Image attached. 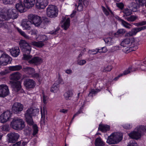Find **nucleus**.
<instances>
[{"label": "nucleus", "mask_w": 146, "mask_h": 146, "mask_svg": "<svg viewBox=\"0 0 146 146\" xmlns=\"http://www.w3.org/2000/svg\"><path fill=\"white\" fill-rule=\"evenodd\" d=\"M11 55L14 57H17L20 53V50L19 47L16 46L12 48L10 50Z\"/></svg>", "instance_id": "21"}, {"label": "nucleus", "mask_w": 146, "mask_h": 146, "mask_svg": "<svg viewBox=\"0 0 146 146\" xmlns=\"http://www.w3.org/2000/svg\"><path fill=\"white\" fill-rule=\"evenodd\" d=\"M86 62V61L84 60H78V64L81 66L85 64Z\"/></svg>", "instance_id": "56"}, {"label": "nucleus", "mask_w": 146, "mask_h": 146, "mask_svg": "<svg viewBox=\"0 0 146 146\" xmlns=\"http://www.w3.org/2000/svg\"><path fill=\"white\" fill-rule=\"evenodd\" d=\"M128 146H138L137 143L134 140L130 141Z\"/></svg>", "instance_id": "52"}, {"label": "nucleus", "mask_w": 146, "mask_h": 146, "mask_svg": "<svg viewBox=\"0 0 146 146\" xmlns=\"http://www.w3.org/2000/svg\"><path fill=\"white\" fill-rule=\"evenodd\" d=\"M1 18L2 19H5V16L4 15H0V27H2V25L3 24L4 21L3 19H1Z\"/></svg>", "instance_id": "57"}, {"label": "nucleus", "mask_w": 146, "mask_h": 146, "mask_svg": "<svg viewBox=\"0 0 146 146\" xmlns=\"http://www.w3.org/2000/svg\"><path fill=\"white\" fill-rule=\"evenodd\" d=\"M40 111L42 118H44L45 115H47V112L46 110L43 107V111L42 109H41Z\"/></svg>", "instance_id": "49"}, {"label": "nucleus", "mask_w": 146, "mask_h": 146, "mask_svg": "<svg viewBox=\"0 0 146 146\" xmlns=\"http://www.w3.org/2000/svg\"><path fill=\"white\" fill-rule=\"evenodd\" d=\"M11 85L13 90L15 92H19L21 88V82L19 81L11 82Z\"/></svg>", "instance_id": "16"}, {"label": "nucleus", "mask_w": 146, "mask_h": 146, "mask_svg": "<svg viewBox=\"0 0 146 146\" xmlns=\"http://www.w3.org/2000/svg\"><path fill=\"white\" fill-rule=\"evenodd\" d=\"M22 68V66L21 65L10 66L9 67V70L12 71L19 70Z\"/></svg>", "instance_id": "38"}, {"label": "nucleus", "mask_w": 146, "mask_h": 146, "mask_svg": "<svg viewBox=\"0 0 146 146\" xmlns=\"http://www.w3.org/2000/svg\"><path fill=\"white\" fill-rule=\"evenodd\" d=\"M26 121L27 123L30 125H34V122L32 117V116L25 113V114Z\"/></svg>", "instance_id": "24"}, {"label": "nucleus", "mask_w": 146, "mask_h": 146, "mask_svg": "<svg viewBox=\"0 0 146 146\" xmlns=\"http://www.w3.org/2000/svg\"><path fill=\"white\" fill-rule=\"evenodd\" d=\"M126 37V36H125ZM127 37L124 39L121 43V46L123 47H126L130 44L131 46H135L136 47L139 44V43L135 38L131 36H127Z\"/></svg>", "instance_id": "3"}, {"label": "nucleus", "mask_w": 146, "mask_h": 146, "mask_svg": "<svg viewBox=\"0 0 146 146\" xmlns=\"http://www.w3.org/2000/svg\"><path fill=\"white\" fill-rule=\"evenodd\" d=\"M31 76L32 77L36 78H39L40 77L39 74L37 73L33 74L32 75H31Z\"/></svg>", "instance_id": "59"}, {"label": "nucleus", "mask_w": 146, "mask_h": 146, "mask_svg": "<svg viewBox=\"0 0 146 146\" xmlns=\"http://www.w3.org/2000/svg\"><path fill=\"white\" fill-rule=\"evenodd\" d=\"M10 11V13L8 14L9 17L10 18L14 19L18 17V12L16 9H12L11 11L10 9L8 10V12Z\"/></svg>", "instance_id": "23"}, {"label": "nucleus", "mask_w": 146, "mask_h": 146, "mask_svg": "<svg viewBox=\"0 0 146 146\" xmlns=\"http://www.w3.org/2000/svg\"><path fill=\"white\" fill-rule=\"evenodd\" d=\"M128 7L132 11L135 12L138 11L139 7V5L136 2H132L130 3Z\"/></svg>", "instance_id": "20"}, {"label": "nucleus", "mask_w": 146, "mask_h": 146, "mask_svg": "<svg viewBox=\"0 0 146 146\" xmlns=\"http://www.w3.org/2000/svg\"><path fill=\"white\" fill-rule=\"evenodd\" d=\"M107 51V49L106 47H103L101 49H98V52L100 53H105Z\"/></svg>", "instance_id": "54"}, {"label": "nucleus", "mask_w": 146, "mask_h": 146, "mask_svg": "<svg viewBox=\"0 0 146 146\" xmlns=\"http://www.w3.org/2000/svg\"><path fill=\"white\" fill-rule=\"evenodd\" d=\"M136 3H139V5L143 6L146 2L145 0H135Z\"/></svg>", "instance_id": "53"}, {"label": "nucleus", "mask_w": 146, "mask_h": 146, "mask_svg": "<svg viewBox=\"0 0 146 146\" xmlns=\"http://www.w3.org/2000/svg\"><path fill=\"white\" fill-rule=\"evenodd\" d=\"M24 86L27 89L34 88L36 85L35 82L33 79L29 78L26 79L23 83Z\"/></svg>", "instance_id": "12"}, {"label": "nucleus", "mask_w": 146, "mask_h": 146, "mask_svg": "<svg viewBox=\"0 0 146 146\" xmlns=\"http://www.w3.org/2000/svg\"><path fill=\"white\" fill-rule=\"evenodd\" d=\"M38 38L39 40L42 42L48 40L47 37L45 35H39Z\"/></svg>", "instance_id": "42"}, {"label": "nucleus", "mask_w": 146, "mask_h": 146, "mask_svg": "<svg viewBox=\"0 0 146 146\" xmlns=\"http://www.w3.org/2000/svg\"><path fill=\"white\" fill-rule=\"evenodd\" d=\"M137 130L141 134V133L146 131V127L144 126H140L136 128Z\"/></svg>", "instance_id": "40"}, {"label": "nucleus", "mask_w": 146, "mask_h": 146, "mask_svg": "<svg viewBox=\"0 0 146 146\" xmlns=\"http://www.w3.org/2000/svg\"><path fill=\"white\" fill-rule=\"evenodd\" d=\"M99 91L100 90L99 89H97L96 90L94 89H92L91 90V92L89 94V95H90L91 94H95Z\"/></svg>", "instance_id": "60"}, {"label": "nucleus", "mask_w": 146, "mask_h": 146, "mask_svg": "<svg viewBox=\"0 0 146 146\" xmlns=\"http://www.w3.org/2000/svg\"><path fill=\"white\" fill-rule=\"evenodd\" d=\"M12 58L7 54L3 53L0 57V64L1 66H5L11 63Z\"/></svg>", "instance_id": "7"}, {"label": "nucleus", "mask_w": 146, "mask_h": 146, "mask_svg": "<svg viewBox=\"0 0 146 146\" xmlns=\"http://www.w3.org/2000/svg\"><path fill=\"white\" fill-rule=\"evenodd\" d=\"M112 68V66L111 65L106 66L104 67L103 71L104 72H107L110 71L111 70Z\"/></svg>", "instance_id": "50"}, {"label": "nucleus", "mask_w": 146, "mask_h": 146, "mask_svg": "<svg viewBox=\"0 0 146 146\" xmlns=\"http://www.w3.org/2000/svg\"><path fill=\"white\" fill-rule=\"evenodd\" d=\"M23 59L25 60H28L30 59L32 57V56L29 55L30 54H28L26 52H23Z\"/></svg>", "instance_id": "45"}, {"label": "nucleus", "mask_w": 146, "mask_h": 146, "mask_svg": "<svg viewBox=\"0 0 146 146\" xmlns=\"http://www.w3.org/2000/svg\"><path fill=\"white\" fill-rule=\"evenodd\" d=\"M28 18L30 20L32 24L37 27L39 26L41 23V17L35 15L30 14L28 15Z\"/></svg>", "instance_id": "5"}, {"label": "nucleus", "mask_w": 146, "mask_h": 146, "mask_svg": "<svg viewBox=\"0 0 146 146\" xmlns=\"http://www.w3.org/2000/svg\"><path fill=\"white\" fill-rule=\"evenodd\" d=\"M20 47L23 52L30 54L31 48L29 44L25 40H21L19 43Z\"/></svg>", "instance_id": "6"}, {"label": "nucleus", "mask_w": 146, "mask_h": 146, "mask_svg": "<svg viewBox=\"0 0 146 146\" xmlns=\"http://www.w3.org/2000/svg\"><path fill=\"white\" fill-rule=\"evenodd\" d=\"M31 44L34 46L39 48H41L44 45V44L41 41H32L31 42Z\"/></svg>", "instance_id": "36"}, {"label": "nucleus", "mask_w": 146, "mask_h": 146, "mask_svg": "<svg viewBox=\"0 0 146 146\" xmlns=\"http://www.w3.org/2000/svg\"><path fill=\"white\" fill-rule=\"evenodd\" d=\"M135 46H131L130 47H127L123 49V51L125 53H128L134 50H135L134 47Z\"/></svg>", "instance_id": "37"}, {"label": "nucleus", "mask_w": 146, "mask_h": 146, "mask_svg": "<svg viewBox=\"0 0 146 146\" xmlns=\"http://www.w3.org/2000/svg\"><path fill=\"white\" fill-rule=\"evenodd\" d=\"M24 133L25 135H29L31 133V129L29 127L26 128L24 130Z\"/></svg>", "instance_id": "47"}, {"label": "nucleus", "mask_w": 146, "mask_h": 146, "mask_svg": "<svg viewBox=\"0 0 146 146\" xmlns=\"http://www.w3.org/2000/svg\"><path fill=\"white\" fill-rule=\"evenodd\" d=\"M104 40L106 44L110 45L113 42L112 38L110 37L105 38Z\"/></svg>", "instance_id": "44"}, {"label": "nucleus", "mask_w": 146, "mask_h": 146, "mask_svg": "<svg viewBox=\"0 0 146 146\" xmlns=\"http://www.w3.org/2000/svg\"><path fill=\"white\" fill-rule=\"evenodd\" d=\"M132 11L130 9L126 8L124 9L123 11V13L124 14L123 15V17L124 18V17L125 16H128L132 14Z\"/></svg>", "instance_id": "41"}, {"label": "nucleus", "mask_w": 146, "mask_h": 146, "mask_svg": "<svg viewBox=\"0 0 146 146\" xmlns=\"http://www.w3.org/2000/svg\"><path fill=\"white\" fill-rule=\"evenodd\" d=\"M128 135L131 138L136 140L138 139L141 137V134L138 131L136 128H135L133 131L131 132Z\"/></svg>", "instance_id": "15"}, {"label": "nucleus", "mask_w": 146, "mask_h": 146, "mask_svg": "<svg viewBox=\"0 0 146 146\" xmlns=\"http://www.w3.org/2000/svg\"><path fill=\"white\" fill-rule=\"evenodd\" d=\"M117 6L120 9H122L123 8L124 5L122 3H117Z\"/></svg>", "instance_id": "62"}, {"label": "nucleus", "mask_w": 146, "mask_h": 146, "mask_svg": "<svg viewBox=\"0 0 146 146\" xmlns=\"http://www.w3.org/2000/svg\"><path fill=\"white\" fill-rule=\"evenodd\" d=\"M3 129L5 131H8L9 130V126L8 125H4L3 126Z\"/></svg>", "instance_id": "64"}, {"label": "nucleus", "mask_w": 146, "mask_h": 146, "mask_svg": "<svg viewBox=\"0 0 146 146\" xmlns=\"http://www.w3.org/2000/svg\"><path fill=\"white\" fill-rule=\"evenodd\" d=\"M17 10L21 13H23L26 11L25 5L22 2L17 3L15 5Z\"/></svg>", "instance_id": "22"}, {"label": "nucleus", "mask_w": 146, "mask_h": 146, "mask_svg": "<svg viewBox=\"0 0 146 146\" xmlns=\"http://www.w3.org/2000/svg\"><path fill=\"white\" fill-rule=\"evenodd\" d=\"M46 13L47 16L50 18L57 17L58 14L57 7L54 5H49L46 9Z\"/></svg>", "instance_id": "4"}, {"label": "nucleus", "mask_w": 146, "mask_h": 146, "mask_svg": "<svg viewBox=\"0 0 146 146\" xmlns=\"http://www.w3.org/2000/svg\"><path fill=\"white\" fill-rule=\"evenodd\" d=\"M125 32V29H120L118 30L117 32L115 33V35H123L124 34Z\"/></svg>", "instance_id": "48"}, {"label": "nucleus", "mask_w": 146, "mask_h": 146, "mask_svg": "<svg viewBox=\"0 0 146 146\" xmlns=\"http://www.w3.org/2000/svg\"><path fill=\"white\" fill-rule=\"evenodd\" d=\"M48 4L47 0H36V8L44 9Z\"/></svg>", "instance_id": "14"}, {"label": "nucleus", "mask_w": 146, "mask_h": 146, "mask_svg": "<svg viewBox=\"0 0 146 146\" xmlns=\"http://www.w3.org/2000/svg\"><path fill=\"white\" fill-rule=\"evenodd\" d=\"M21 75L19 72H17L12 74L10 77L11 80H19L20 78Z\"/></svg>", "instance_id": "29"}, {"label": "nucleus", "mask_w": 146, "mask_h": 146, "mask_svg": "<svg viewBox=\"0 0 146 146\" xmlns=\"http://www.w3.org/2000/svg\"><path fill=\"white\" fill-rule=\"evenodd\" d=\"M38 109H33L32 108L29 109L26 111V113L31 115L35 116L37 115L39 112Z\"/></svg>", "instance_id": "27"}, {"label": "nucleus", "mask_w": 146, "mask_h": 146, "mask_svg": "<svg viewBox=\"0 0 146 146\" xmlns=\"http://www.w3.org/2000/svg\"><path fill=\"white\" fill-rule=\"evenodd\" d=\"M59 86L58 84H54L51 89V91L53 92H56L59 89Z\"/></svg>", "instance_id": "43"}, {"label": "nucleus", "mask_w": 146, "mask_h": 146, "mask_svg": "<svg viewBox=\"0 0 146 146\" xmlns=\"http://www.w3.org/2000/svg\"><path fill=\"white\" fill-rule=\"evenodd\" d=\"M23 105L20 103H15L12 107V110L14 113L18 114L23 110Z\"/></svg>", "instance_id": "9"}, {"label": "nucleus", "mask_w": 146, "mask_h": 146, "mask_svg": "<svg viewBox=\"0 0 146 146\" xmlns=\"http://www.w3.org/2000/svg\"><path fill=\"white\" fill-rule=\"evenodd\" d=\"M98 129L102 132L106 131L110 129V126L108 125L100 124Z\"/></svg>", "instance_id": "32"}, {"label": "nucleus", "mask_w": 146, "mask_h": 146, "mask_svg": "<svg viewBox=\"0 0 146 146\" xmlns=\"http://www.w3.org/2000/svg\"><path fill=\"white\" fill-rule=\"evenodd\" d=\"M136 69L135 68H134V70H133L132 67H130L127 70L124 71L123 74L119 75L117 77L115 78L114 80H116L118 79L119 77L122 76L123 75H126L130 73L131 72L136 71Z\"/></svg>", "instance_id": "26"}, {"label": "nucleus", "mask_w": 146, "mask_h": 146, "mask_svg": "<svg viewBox=\"0 0 146 146\" xmlns=\"http://www.w3.org/2000/svg\"><path fill=\"white\" fill-rule=\"evenodd\" d=\"M33 125V136H35L38 133V127L36 124H34Z\"/></svg>", "instance_id": "46"}, {"label": "nucleus", "mask_w": 146, "mask_h": 146, "mask_svg": "<svg viewBox=\"0 0 146 146\" xmlns=\"http://www.w3.org/2000/svg\"><path fill=\"white\" fill-rule=\"evenodd\" d=\"M24 5L26 7L30 9L34 5L35 0H24Z\"/></svg>", "instance_id": "25"}, {"label": "nucleus", "mask_w": 146, "mask_h": 146, "mask_svg": "<svg viewBox=\"0 0 146 146\" xmlns=\"http://www.w3.org/2000/svg\"><path fill=\"white\" fill-rule=\"evenodd\" d=\"M38 31L35 29H32L29 32V33L32 35H36Z\"/></svg>", "instance_id": "55"}, {"label": "nucleus", "mask_w": 146, "mask_h": 146, "mask_svg": "<svg viewBox=\"0 0 146 146\" xmlns=\"http://www.w3.org/2000/svg\"><path fill=\"white\" fill-rule=\"evenodd\" d=\"M78 4L77 9L78 11H80L83 10V4L84 6L86 7L88 6L89 2L88 0H79Z\"/></svg>", "instance_id": "17"}, {"label": "nucleus", "mask_w": 146, "mask_h": 146, "mask_svg": "<svg viewBox=\"0 0 146 146\" xmlns=\"http://www.w3.org/2000/svg\"><path fill=\"white\" fill-rule=\"evenodd\" d=\"M31 21L27 19L23 20L21 23L22 26L26 30H30L31 28Z\"/></svg>", "instance_id": "19"}, {"label": "nucleus", "mask_w": 146, "mask_h": 146, "mask_svg": "<svg viewBox=\"0 0 146 146\" xmlns=\"http://www.w3.org/2000/svg\"><path fill=\"white\" fill-rule=\"evenodd\" d=\"M119 20L121 22V25L124 27L129 29H130V26L131 25L130 24L120 18L119 19Z\"/></svg>", "instance_id": "33"}, {"label": "nucleus", "mask_w": 146, "mask_h": 146, "mask_svg": "<svg viewBox=\"0 0 146 146\" xmlns=\"http://www.w3.org/2000/svg\"><path fill=\"white\" fill-rule=\"evenodd\" d=\"M145 29H146V26L140 27L133 28L131 31L126 33L125 35V36H132L135 35L137 33Z\"/></svg>", "instance_id": "10"}, {"label": "nucleus", "mask_w": 146, "mask_h": 146, "mask_svg": "<svg viewBox=\"0 0 146 146\" xmlns=\"http://www.w3.org/2000/svg\"><path fill=\"white\" fill-rule=\"evenodd\" d=\"M138 18L137 16L134 15H129L128 16H125L124 19L128 22H133L135 21Z\"/></svg>", "instance_id": "31"}, {"label": "nucleus", "mask_w": 146, "mask_h": 146, "mask_svg": "<svg viewBox=\"0 0 146 146\" xmlns=\"http://www.w3.org/2000/svg\"><path fill=\"white\" fill-rule=\"evenodd\" d=\"M137 25L138 26H143L146 25V21H142L138 23H136Z\"/></svg>", "instance_id": "58"}, {"label": "nucleus", "mask_w": 146, "mask_h": 146, "mask_svg": "<svg viewBox=\"0 0 146 146\" xmlns=\"http://www.w3.org/2000/svg\"><path fill=\"white\" fill-rule=\"evenodd\" d=\"M122 136V134L119 133L115 132L108 137L107 142L110 144L117 143L121 140Z\"/></svg>", "instance_id": "1"}, {"label": "nucleus", "mask_w": 146, "mask_h": 146, "mask_svg": "<svg viewBox=\"0 0 146 146\" xmlns=\"http://www.w3.org/2000/svg\"><path fill=\"white\" fill-rule=\"evenodd\" d=\"M17 29L20 34L25 38L28 39H31V38L30 37L27 35L24 32L22 31L21 29L18 28H17Z\"/></svg>", "instance_id": "39"}, {"label": "nucleus", "mask_w": 146, "mask_h": 146, "mask_svg": "<svg viewBox=\"0 0 146 146\" xmlns=\"http://www.w3.org/2000/svg\"><path fill=\"white\" fill-rule=\"evenodd\" d=\"M12 113L9 111L4 112L1 114L0 117V121L4 123L8 121L11 117Z\"/></svg>", "instance_id": "11"}, {"label": "nucleus", "mask_w": 146, "mask_h": 146, "mask_svg": "<svg viewBox=\"0 0 146 146\" xmlns=\"http://www.w3.org/2000/svg\"><path fill=\"white\" fill-rule=\"evenodd\" d=\"M70 25V19L67 18L62 25V27L64 30H66L69 28Z\"/></svg>", "instance_id": "30"}, {"label": "nucleus", "mask_w": 146, "mask_h": 146, "mask_svg": "<svg viewBox=\"0 0 146 146\" xmlns=\"http://www.w3.org/2000/svg\"><path fill=\"white\" fill-rule=\"evenodd\" d=\"M23 70L26 73L31 75L35 72V69L30 67L24 68L23 69Z\"/></svg>", "instance_id": "28"}, {"label": "nucleus", "mask_w": 146, "mask_h": 146, "mask_svg": "<svg viewBox=\"0 0 146 146\" xmlns=\"http://www.w3.org/2000/svg\"><path fill=\"white\" fill-rule=\"evenodd\" d=\"M73 94L71 90H68L64 94V96L66 100H69V98L72 97Z\"/></svg>", "instance_id": "34"}, {"label": "nucleus", "mask_w": 146, "mask_h": 146, "mask_svg": "<svg viewBox=\"0 0 146 146\" xmlns=\"http://www.w3.org/2000/svg\"><path fill=\"white\" fill-rule=\"evenodd\" d=\"M42 62V59L38 56L35 57L29 61V62L30 64H33L36 65L40 64Z\"/></svg>", "instance_id": "18"}, {"label": "nucleus", "mask_w": 146, "mask_h": 146, "mask_svg": "<svg viewBox=\"0 0 146 146\" xmlns=\"http://www.w3.org/2000/svg\"><path fill=\"white\" fill-rule=\"evenodd\" d=\"M96 146H104V143L100 137H98L95 140V143Z\"/></svg>", "instance_id": "35"}, {"label": "nucleus", "mask_w": 146, "mask_h": 146, "mask_svg": "<svg viewBox=\"0 0 146 146\" xmlns=\"http://www.w3.org/2000/svg\"><path fill=\"white\" fill-rule=\"evenodd\" d=\"M8 142L10 143H14L17 141L19 137V135L17 133H11L7 135Z\"/></svg>", "instance_id": "13"}, {"label": "nucleus", "mask_w": 146, "mask_h": 146, "mask_svg": "<svg viewBox=\"0 0 146 146\" xmlns=\"http://www.w3.org/2000/svg\"><path fill=\"white\" fill-rule=\"evenodd\" d=\"M123 127L127 129H129L131 127V125L129 124H126L124 125Z\"/></svg>", "instance_id": "63"}, {"label": "nucleus", "mask_w": 146, "mask_h": 146, "mask_svg": "<svg viewBox=\"0 0 146 146\" xmlns=\"http://www.w3.org/2000/svg\"><path fill=\"white\" fill-rule=\"evenodd\" d=\"M11 125L15 129L21 130L25 126V122L21 119L15 118L14 119L11 123Z\"/></svg>", "instance_id": "2"}, {"label": "nucleus", "mask_w": 146, "mask_h": 146, "mask_svg": "<svg viewBox=\"0 0 146 146\" xmlns=\"http://www.w3.org/2000/svg\"><path fill=\"white\" fill-rule=\"evenodd\" d=\"M102 9L103 12L106 15L108 16L110 14L108 11L104 7H102Z\"/></svg>", "instance_id": "61"}, {"label": "nucleus", "mask_w": 146, "mask_h": 146, "mask_svg": "<svg viewBox=\"0 0 146 146\" xmlns=\"http://www.w3.org/2000/svg\"><path fill=\"white\" fill-rule=\"evenodd\" d=\"M15 0H3V3L5 4H12Z\"/></svg>", "instance_id": "51"}, {"label": "nucleus", "mask_w": 146, "mask_h": 146, "mask_svg": "<svg viewBox=\"0 0 146 146\" xmlns=\"http://www.w3.org/2000/svg\"><path fill=\"white\" fill-rule=\"evenodd\" d=\"M9 94V90L7 86L5 84L0 85V97L4 98Z\"/></svg>", "instance_id": "8"}]
</instances>
